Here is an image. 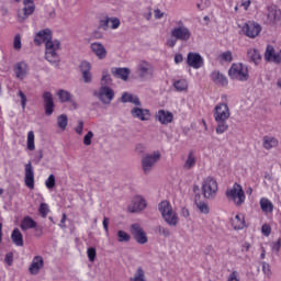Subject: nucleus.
Instances as JSON below:
<instances>
[{
	"mask_svg": "<svg viewBox=\"0 0 281 281\" xmlns=\"http://www.w3.org/2000/svg\"><path fill=\"white\" fill-rule=\"evenodd\" d=\"M213 117L217 124L216 133L217 135H223V133H227L229 125L227 124V120L232 117V111L229 110V105L227 102L217 103L213 110Z\"/></svg>",
	"mask_w": 281,
	"mask_h": 281,
	"instance_id": "f257e3e1",
	"label": "nucleus"
},
{
	"mask_svg": "<svg viewBox=\"0 0 281 281\" xmlns=\"http://www.w3.org/2000/svg\"><path fill=\"white\" fill-rule=\"evenodd\" d=\"M173 26L171 27L170 34L171 38L176 41H181V43H188L192 38V30L186 25L183 20H175Z\"/></svg>",
	"mask_w": 281,
	"mask_h": 281,
	"instance_id": "f03ea898",
	"label": "nucleus"
},
{
	"mask_svg": "<svg viewBox=\"0 0 281 281\" xmlns=\"http://www.w3.org/2000/svg\"><path fill=\"white\" fill-rule=\"evenodd\" d=\"M225 195L231 203L235 204L236 207L245 205V201H247V195H245L243 186L236 182L232 186V188L226 190Z\"/></svg>",
	"mask_w": 281,
	"mask_h": 281,
	"instance_id": "7ed1b4c3",
	"label": "nucleus"
},
{
	"mask_svg": "<svg viewBox=\"0 0 281 281\" xmlns=\"http://www.w3.org/2000/svg\"><path fill=\"white\" fill-rule=\"evenodd\" d=\"M158 210L167 225H169L170 227H177V225H179V215H177V212L172 210V205H170V202H160L158 205Z\"/></svg>",
	"mask_w": 281,
	"mask_h": 281,
	"instance_id": "20e7f679",
	"label": "nucleus"
},
{
	"mask_svg": "<svg viewBox=\"0 0 281 281\" xmlns=\"http://www.w3.org/2000/svg\"><path fill=\"white\" fill-rule=\"evenodd\" d=\"M201 190L204 199L214 201V199H216V194H218V182H216V180L212 177H206L202 181Z\"/></svg>",
	"mask_w": 281,
	"mask_h": 281,
	"instance_id": "39448f33",
	"label": "nucleus"
},
{
	"mask_svg": "<svg viewBox=\"0 0 281 281\" xmlns=\"http://www.w3.org/2000/svg\"><path fill=\"white\" fill-rule=\"evenodd\" d=\"M228 76L232 80L247 82L249 80V68L240 63L233 64L228 70Z\"/></svg>",
	"mask_w": 281,
	"mask_h": 281,
	"instance_id": "423d86ee",
	"label": "nucleus"
},
{
	"mask_svg": "<svg viewBox=\"0 0 281 281\" xmlns=\"http://www.w3.org/2000/svg\"><path fill=\"white\" fill-rule=\"evenodd\" d=\"M45 58L50 65H58V49H60V41L52 40L45 43Z\"/></svg>",
	"mask_w": 281,
	"mask_h": 281,
	"instance_id": "0eeeda50",
	"label": "nucleus"
},
{
	"mask_svg": "<svg viewBox=\"0 0 281 281\" xmlns=\"http://www.w3.org/2000/svg\"><path fill=\"white\" fill-rule=\"evenodd\" d=\"M159 159H161V153H159V151H154L151 154H146L142 158L143 172L145 175H150V172H153V169L155 168V166L157 165Z\"/></svg>",
	"mask_w": 281,
	"mask_h": 281,
	"instance_id": "6e6552de",
	"label": "nucleus"
},
{
	"mask_svg": "<svg viewBox=\"0 0 281 281\" xmlns=\"http://www.w3.org/2000/svg\"><path fill=\"white\" fill-rule=\"evenodd\" d=\"M136 74L142 80H151L155 74V67L146 60H140L136 66Z\"/></svg>",
	"mask_w": 281,
	"mask_h": 281,
	"instance_id": "1a4fd4ad",
	"label": "nucleus"
},
{
	"mask_svg": "<svg viewBox=\"0 0 281 281\" xmlns=\"http://www.w3.org/2000/svg\"><path fill=\"white\" fill-rule=\"evenodd\" d=\"M93 94L102 104H111L115 98V91L109 86H101Z\"/></svg>",
	"mask_w": 281,
	"mask_h": 281,
	"instance_id": "9d476101",
	"label": "nucleus"
},
{
	"mask_svg": "<svg viewBox=\"0 0 281 281\" xmlns=\"http://www.w3.org/2000/svg\"><path fill=\"white\" fill-rule=\"evenodd\" d=\"M23 10H18V21L19 23H23L27 16H32L34 11L36 10V5H34V0H23Z\"/></svg>",
	"mask_w": 281,
	"mask_h": 281,
	"instance_id": "9b49d317",
	"label": "nucleus"
},
{
	"mask_svg": "<svg viewBox=\"0 0 281 281\" xmlns=\"http://www.w3.org/2000/svg\"><path fill=\"white\" fill-rule=\"evenodd\" d=\"M281 21V10L277 5L271 4L268 7L267 22L270 25H276Z\"/></svg>",
	"mask_w": 281,
	"mask_h": 281,
	"instance_id": "f8f14e48",
	"label": "nucleus"
},
{
	"mask_svg": "<svg viewBox=\"0 0 281 281\" xmlns=\"http://www.w3.org/2000/svg\"><path fill=\"white\" fill-rule=\"evenodd\" d=\"M131 115L132 117H134L135 120H139L140 122H148V120H150L151 117L150 110L142 109L139 108V105H136L131 110Z\"/></svg>",
	"mask_w": 281,
	"mask_h": 281,
	"instance_id": "ddd939ff",
	"label": "nucleus"
},
{
	"mask_svg": "<svg viewBox=\"0 0 281 281\" xmlns=\"http://www.w3.org/2000/svg\"><path fill=\"white\" fill-rule=\"evenodd\" d=\"M146 200L142 198V195H136L133 198L132 203L128 205L127 210L132 214H135V212H142L143 210H146Z\"/></svg>",
	"mask_w": 281,
	"mask_h": 281,
	"instance_id": "4468645a",
	"label": "nucleus"
},
{
	"mask_svg": "<svg viewBox=\"0 0 281 281\" xmlns=\"http://www.w3.org/2000/svg\"><path fill=\"white\" fill-rule=\"evenodd\" d=\"M187 64L189 67H192V69H201L204 65V59L199 53H189Z\"/></svg>",
	"mask_w": 281,
	"mask_h": 281,
	"instance_id": "2eb2a0df",
	"label": "nucleus"
},
{
	"mask_svg": "<svg viewBox=\"0 0 281 281\" xmlns=\"http://www.w3.org/2000/svg\"><path fill=\"white\" fill-rule=\"evenodd\" d=\"M132 234L138 245H146V243H148V237L139 224L132 225Z\"/></svg>",
	"mask_w": 281,
	"mask_h": 281,
	"instance_id": "dca6fc26",
	"label": "nucleus"
},
{
	"mask_svg": "<svg viewBox=\"0 0 281 281\" xmlns=\"http://www.w3.org/2000/svg\"><path fill=\"white\" fill-rule=\"evenodd\" d=\"M24 183L30 190H34V167L32 162L24 166Z\"/></svg>",
	"mask_w": 281,
	"mask_h": 281,
	"instance_id": "f3484780",
	"label": "nucleus"
},
{
	"mask_svg": "<svg viewBox=\"0 0 281 281\" xmlns=\"http://www.w3.org/2000/svg\"><path fill=\"white\" fill-rule=\"evenodd\" d=\"M261 31L262 27L260 26V24L256 22H248L244 26V32L246 36H248V38H256V36H258V34H260Z\"/></svg>",
	"mask_w": 281,
	"mask_h": 281,
	"instance_id": "a211bd4d",
	"label": "nucleus"
},
{
	"mask_svg": "<svg viewBox=\"0 0 281 281\" xmlns=\"http://www.w3.org/2000/svg\"><path fill=\"white\" fill-rule=\"evenodd\" d=\"M265 58L269 63H276L277 65H280V63H281V50L276 52V48H273V46L269 45L266 48Z\"/></svg>",
	"mask_w": 281,
	"mask_h": 281,
	"instance_id": "6ab92c4d",
	"label": "nucleus"
},
{
	"mask_svg": "<svg viewBox=\"0 0 281 281\" xmlns=\"http://www.w3.org/2000/svg\"><path fill=\"white\" fill-rule=\"evenodd\" d=\"M90 49L99 60H104V58H106V55H108L106 47H104L102 43L100 42L91 43Z\"/></svg>",
	"mask_w": 281,
	"mask_h": 281,
	"instance_id": "aec40b11",
	"label": "nucleus"
},
{
	"mask_svg": "<svg viewBox=\"0 0 281 281\" xmlns=\"http://www.w3.org/2000/svg\"><path fill=\"white\" fill-rule=\"evenodd\" d=\"M43 267H45V261L43 260V257L35 256L29 267V271L31 276H38Z\"/></svg>",
	"mask_w": 281,
	"mask_h": 281,
	"instance_id": "412c9836",
	"label": "nucleus"
},
{
	"mask_svg": "<svg viewBox=\"0 0 281 281\" xmlns=\"http://www.w3.org/2000/svg\"><path fill=\"white\" fill-rule=\"evenodd\" d=\"M49 41H52V30L49 29L38 31L34 37L35 45H43V43L46 45Z\"/></svg>",
	"mask_w": 281,
	"mask_h": 281,
	"instance_id": "4be33fe9",
	"label": "nucleus"
},
{
	"mask_svg": "<svg viewBox=\"0 0 281 281\" xmlns=\"http://www.w3.org/2000/svg\"><path fill=\"white\" fill-rule=\"evenodd\" d=\"M262 148L265 150H273V148H278L280 146V140L271 135H266L261 139Z\"/></svg>",
	"mask_w": 281,
	"mask_h": 281,
	"instance_id": "5701e85b",
	"label": "nucleus"
},
{
	"mask_svg": "<svg viewBox=\"0 0 281 281\" xmlns=\"http://www.w3.org/2000/svg\"><path fill=\"white\" fill-rule=\"evenodd\" d=\"M210 78L217 87H227V85H229L227 77L218 70H213Z\"/></svg>",
	"mask_w": 281,
	"mask_h": 281,
	"instance_id": "b1692460",
	"label": "nucleus"
},
{
	"mask_svg": "<svg viewBox=\"0 0 281 281\" xmlns=\"http://www.w3.org/2000/svg\"><path fill=\"white\" fill-rule=\"evenodd\" d=\"M43 100H44V109L46 115H52L54 113V95L52 92H44L43 93Z\"/></svg>",
	"mask_w": 281,
	"mask_h": 281,
	"instance_id": "393cba45",
	"label": "nucleus"
},
{
	"mask_svg": "<svg viewBox=\"0 0 281 281\" xmlns=\"http://www.w3.org/2000/svg\"><path fill=\"white\" fill-rule=\"evenodd\" d=\"M30 68L27 67V64L25 61H20L14 66V74L15 77L19 78V80H24V78L27 77Z\"/></svg>",
	"mask_w": 281,
	"mask_h": 281,
	"instance_id": "a878e982",
	"label": "nucleus"
},
{
	"mask_svg": "<svg viewBox=\"0 0 281 281\" xmlns=\"http://www.w3.org/2000/svg\"><path fill=\"white\" fill-rule=\"evenodd\" d=\"M156 120H158L160 124L168 125L175 120V115L169 111L159 110L156 114Z\"/></svg>",
	"mask_w": 281,
	"mask_h": 281,
	"instance_id": "bb28decb",
	"label": "nucleus"
},
{
	"mask_svg": "<svg viewBox=\"0 0 281 281\" xmlns=\"http://www.w3.org/2000/svg\"><path fill=\"white\" fill-rule=\"evenodd\" d=\"M121 102H123V104L130 102L131 104H135V106H142V101H139V98L130 92H123L121 97Z\"/></svg>",
	"mask_w": 281,
	"mask_h": 281,
	"instance_id": "cd10ccee",
	"label": "nucleus"
},
{
	"mask_svg": "<svg viewBox=\"0 0 281 281\" xmlns=\"http://www.w3.org/2000/svg\"><path fill=\"white\" fill-rule=\"evenodd\" d=\"M232 227L234 229H245V215L243 213H237L232 218Z\"/></svg>",
	"mask_w": 281,
	"mask_h": 281,
	"instance_id": "c85d7f7f",
	"label": "nucleus"
},
{
	"mask_svg": "<svg viewBox=\"0 0 281 281\" xmlns=\"http://www.w3.org/2000/svg\"><path fill=\"white\" fill-rule=\"evenodd\" d=\"M259 205L263 214H272L273 213V202L268 198H261L259 201Z\"/></svg>",
	"mask_w": 281,
	"mask_h": 281,
	"instance_id": "c756f323",
	"label": "nucleus"
},
{
	"mask_svg": "<svg viewBox=\"0 0 281 281\" xmlns=\"http://www.w3.org/2000/svg\"><path fill=\"white\" fill-rule=\"evenodd\" d=\"M248 60L254 63L255 65H260V60H262V56L260 52L256 48H249L247 52Z\"/></svg>",
	"mask_w": 281,
	"mask_h": 281,
	"instance_id": "7c9ffc66",
	"label": "nucleus"
},
{
	"mask_svg": "<svg viewBox=\"0 0 281 281\" xmlns=\"http://www.w3.org/2000/svg\"><path fill=\"white\" fill-rule=\"evenodd\" d=\"M112 74L115 78H121V80H128V76L131 75V69L128 68H112Z\"/></svg>",
	"mask_w": 281,
	"mask_h": 281,
	"instance_id": "2f4dec72",
	"label": "nucleus"
},
{
	"mask_svg": "<svg viewBox=\"0 0 281 281\" xmlns=\"http://www.w3.org/2000/svg\"><path fill=\"white\" fill-rule=\"evenodd\" d=\"M22 232H27V229H34L36 227V221L30 216H25L20 225Z\"/></svg>",
	"mask_w": 281,
	"mask_h": 281,
	"instance_id": "473e14b6",
	"label": "nucleus"
},
{
	"mask_svg": "<svg viewBox=\"0 0 281 281\" xmlns=\"http://www.w3.org/2000/svg\"><path fill=\"white\" fill-rule=\"evenodd\" d=\"M11 240L16 247H23V234L19 228H15L11 234Z\"/></svg>",
	"mask_w": 281,
	"mask_h": 281,
	"instance_id": "72a5a7b5",
	"label": "nucleus"
},
{
	"mask_svg": "<svg viewBox=\"0 0 281 281\" xmlns=\"http://www.w3.org/2000/svg\"><path fill=\"white\" fill-rule=\"evenodd\" d=\"M195 207H198L200 214H210V204L204 200H195Z\"/></svg>",
	"mask_w": 281,
	"mask_h": 281,
	"instance_id": "f704fd0d",
	"label": "nucleus"
},
{
	"mask_svg": "<svg viewBox=\"0 0 281 281\" xmlns=\"http://www.w3.org/2000/svg\"><path fill=\"white\" fill-rule=\"evenodd\" d=\"M194 166H196V156H194L193 151H190L184 162V168L186 170H191Z\"/></svg>",
	"mask_w": 281,
	"mask_h": 281,
	"instance_id": "c9c22d12",
	"label": "nucleus"
},
{
	"mask_svg": "<svg viewBox=\"0 0 281 281\" xmlns=\"http://www.w3.org/2000/svg\"><path fill=\"white\" fill-rule=\"evenodd\" d=\"M130 281H146V272L144 271V268L138 267L133 278L130 279Z\"/></svg>",
	"mask_w": 281,
	"mask_h": 281,
	"instance_id": "e433bc0d",
	"label": "nucleus"
},
{
	"mask_svg": "<svg viewBox=\"0 0 281 281\" xmlns=\"http://www.w3.org/2000/svg\"><path fill=\"white\" fill-rule=\"evenodd\" d=\"M173 87L178 91H188V80L186 79L176 80L173 82Z\"/></svg>",
	"mask_w": 281,
	"mask_h": 281,
	"instance_id": "4c0bfd02",
	"label": "nucleus"
},
{
	"mask_svg": "<svg viewBox=\"0 0 281 281\" xmlns=\"http://www.w3.org/2000/svg\"><path fill=\"white\" fill-rule=\"evenodd\" d=\"M34 132L30 131L27 133L26 147L29 150H36V145L34 144Z\"/></svg>",
	"mask_w": 281,
	"mask_h": 281,
	"instance_id": "58836bf2",
	"label": "nucleus"
},
{
	"mask_svg": "<svg viewBox=\"0 0 281 281\" xmlns=\"http://www.w3.org/2000/svg\"><path fill=\"white\" fill-rule=\"evenodd\" d=\"M57 95L60 102H71V93L67 90H59Z\"/></svg>",
	"mask_w": 281,
	"mask_h": 281,
	"instance_id": "ea45409f",
	"label": "nucleus"
},
{
	"mask_svg": "<svg viewBox=\"0 0 281 281\" xmlns=\"http://www.w3.org/2000/svg\"><path fill=\"white\" fill-rule=\"evenodd\" d=\"M69 120L67 119V116L65 114H61L57 117V126L61 130L65 131V128H67V124H68Z\"/></svg>",
	"mask_w": 281,
	"mask_h": 281,
	"instance_id": "a19ab883",
	"label": "nucleus"
},
{
	"mask_svg": "<svg viewBox=\"0 0 281 281\" xmlns=\"http://www.w3.org/2000/svg\"><path fill=\"white\" fill-rule=\"evenodd\" d=\"M112 82L113 81L111 80V75H109L106 71H103L101 78V87H111Z\"/></svg>",
	"mask_w": 281,
	"mask_h": 281,
	"instance_id": "79ce46f5",
	"label": "nucleus"
},
{
	"mask_svg": "<svg viewBox=\"0 0 281 281\" xmlns=\"http://www.w3.org/2000/svg\"><path fill=\"white\" fill-rule=\"evenodd\" d=\"M45 186L47 190H54V188H56V177L54 175H49L45 180Z\"/></svg>",
	"mask_w": 281,
	"mask_h": 281,
	"instance_id": "37998d69",
	"label": "nucleus"
},
{
	"mask_svg": "<svg viewBox=\"0 0 281 281\" xmlns=\"http://www.w3.org/2000/svg\"><path fill=\"white\" fill-rule=\"evenodd\" d=\"M109 16L105 15L99 20V30H103V32H106L109 30Z\"/></svg>",
	"mask_w": 281,
	"mask_h": 281,
	"instance_id": "c03bdc74",
	"label": "nucleus"
},
{
	"mask_svg": "<svg viewBox=\"0 0 281 281\" xmlns=\"http://www.w3.org/2000/svg\"><path fill=\"white\" fill-rule=\"evenodd\" d=\"M270 249H271L272 254H276V256H278V254H280V249H281V238H278V240L272 241L270 244Z\"/></svg>",
	"mask_w": 281,
	"mask_h": 281,
	"instance_id": "a18cd8bd",
	"label": "nucleus"
},
{
	"mask_svg": "<svg viewBox=\"0 0 281 281\" xmlns=\"http://www.w3.org/2000/svg\"><path fill=\"white\" fill-rule=\"evenodd\" d=\"M117 238H119V243H128V240H131V235H128V233L124 231H119Z\"/></svg>",
	"mask_w": 281,
	"mask_h": 281,
	"instance_id": "49530a36",
	"label": "nucleus"
},
{
	"mask_svg": "<svg viewBox=\"0 0 281 281\" xmlns=\"http://www.w3.org/2000/svg\"><path fill=\"white\" fill-rule=\"evenodd\" d=\"M38 212L43 218H47V214H49V205L47 203H41Z\"/></svg>",
	"mask_w": 281,
	"mask_h": 281,
	"instance_id": "de8ad7c7",
	"label": "nucleus"
},
{
	"mask_svg": "<svg viewBox=\"0 0 281 281\" xmlns=\"http://www.w3.org/2000/svg\"><path fill=\"white\" fill-rule=\"evenodd\" d=\"M79 69L81 74L91 71V63L83 60L80 63Z\"/></svg>",
	"mask_w": 281,
	"mask_h": 281,
	"instance_id": "09e8293b",
	"label": "nucleus"
},
{
	"mask_svg": "<svg viewBox=\"0 0 281 281\" xmlns=\"http://www.w3.org/2000/svg\"><path fill=\"white\" fill-rule=\"evenodd\" d=\"M156 232L157 234H159L160 236H164L165 238H168V236H170V229L164 226H157Z\"/></svg>",
	"mask_w": 281,
	"mask_h": 281,
	"instance_id": "8fccbe9b",
	"label": "nucleus"
},
{
	"mask_svg": "<svg viewBox=\"0 0 281 281\" xmlns=\"http://www.w3.org/2000/svg\"><path fill=\"white\" fill-rule=\"evenodd\" d=\"M220 58L224 60V63H232L234 60V57L232 55V52L227 50L220 55Z\"/></svg>",
	"mask_w": 281,
	"mask_h": 281,
	"instance_id": "3c124183",
	"label": "nucleus"
},
{
	"mask_svg": "<svg viewBox=\"0 0 281 281\" xmlns=\"http://www.w3.org/2000/svg\"><path fill=\"white\" fill-rule=\"evenodd\" d=\"M93 133L89 131L85 136H83V146H91V142L93 140Z\"/></svg>",
	"mask_w": 281,
	"mask_h": 281,
	"instance_id": "603ef678",
	"label": "nucleus"
},
{
	"mask_svg": "<svg viewBox=\"0 0 281 281\" xmlns=\"http://www.w3.org/2000/svg\"><path fill=\"white\" fill-rule=\"evenodd\" d=\"M87 256H88V260L90 262H94L95 261V256H97V251L95 248L90 247L87 249Z\"/></svg>",
	"mask_w": 281,
	"mask_h": 281,
	"instance_id": "864d4df0",
	"label": "nucleus"
},
{
	"mask_svg": "<svg viewBox=\"0 0 281 281\" xmlns=\"http://www.w3.org/2000/svg\"><path fill=\"white\" fill-rule=\"evenodd\" d=\"M109 23H111V30H117L122 22L117 18H109Z\"/></svg>",
	"mask_w": 281,
	"mask_h": 281,
	"instance_id": "5fc2aeb1",
	"label": "nucleus"
},
{
	"mask_svg": "<svg viewBox=\"0 0 281 281\" xmlns=\"http://www.w3.org/2000/svg\"><path fill=\"white\" fill-rule=\"evenodd\" d=\"M261 234L269 238V236H271V226L269 224H263L261 226Z\"/></svg>",
	"mask_w": 281,
	"mask_h": 281,
	"instance_id": "6e6d98bb",
	"label": "nucleus"
},
{
	"mask_svg": "<svg viewBox=\"0 0 281 281\" xmlns=\"http://www.w3.org/2000/svg\"><path fill=\"white\" fill-rule=\"evenodd\" d=\"M198 10H206V8H210V0H200L196 3Z\"/></svg>",
	"mask_w": 281,
	"mask_h": 281,
	"instance_id": "4d7b16f0",
	"label": "nucleus"
},
{
	"mask_svg": "<svg viewBox=\"0 0 281 281\" xmlns=\"http://www.w3.org/2000/svg\"><path fill=\"white\" fill-rule=\"evenodd\" d=\"M18 95L21 99L22 109L25 110V106L27 104V97H25V93H23V91H21V90H19Z\"/></svg>",
	"mask_w": 281,
	"mask_h": 281,
	"instance_id": "13d9d810",
	"label": "nucleus"
},
{
	"mask_svg": "<svg viewBox=\"0 0 281 281\" xmlns=\"http://www.w3.org/2000/svg\"><path fill=\"white\" fill-rule=\"evenodd\" d=\"M262 265V271L265 273V276H267L268 278L271 277V266L268 262H261Z\"/></svg>",
	"mask_w": 281,
	"mask_h": 281,
	"instance_id": "bf43d9fd",
	"label": "nucleus"
},
{
	"mask_svg": "<svg viewBox=\"0 0 281 281\" xmlns=\"http://www.w3.org/2000/svg\"><path fill=\"white\" fill-rule=\"evenodd\" d=\"M83 131H85V122L78 121L77 126L75 127V132L77 133V135H82Z\"/></svg>",
	"mask_w": 281,
	"mask_h": 281,
	"instance_id": "052dcab7",
	"label": "nucleus"
},
{
	"mask_svg": "<svg viewBox=\"0 0 281 281\" xmlns=\"http://www.w3.org/2000/svg\"><path fill=\"white\" fill-rule=\"evenodd\" d=\"M81 75L83 78V82H86V85H89V82H91L93 80V76L91 75V71L81 72Z\"/></svg>",
	"mask_w": 281,
	"mask_h": 281,
	"instance_id": "680f3d73",
	"label": "nucleus"
},
{
	"mask_svg": "<svg viewBox=\"0 0 281 281\" xmlns=\"http://www.w3.org/2000/svg\"><path fill=\"white\" fill-rule=\"evenodd\" d=\"M166 16V12L161 11L160 9H155L154 10V18L159 21Z\"/></svg>",
	"mask_w": 281,
	"mask_h": 281,
	"instance_id": "e2e57ef3",
	"label": "nucleus"
},
{
	"mask_svg": "<svg viewBox=\"0 0 281 281\" xmlns=\"http://www.w3.org/2000/svg\"><path fill=\"white\" fill-rule=\"evenodd\" d=\"M4 262L9 265V267H12V262H14V255L12 252H9L4 257Z\"/></svg>",
	"mask_w": 281,
	"mask_h": 281,
	"instance_id": "0e129e2a",
	"label": "nucleus"
},
{
	"mask_svg": "<svg viewBox=\"0 0 281 281\" xmlns=\"http://www.w3.org/2000/svg\"><path fill=\"white\" fill-rule=\"evenodd\" d=\"M14 49H21V35H15L13 40Z\"/></svg>",
	"mask_w": 281,
	"mask_h": 281,
	"instance_id": "69168bd1",
	"label": "nucleus"
},
{
	"mask_svg": "<svg viewBox=\"0 0 281 281\" xmlns=\"http://www.w3.org/2000/svg\"><path fill=\"white\" fill-rule=\"evenodd\" d=\"M177 41H179V40H177L175 37L168 38L167 40V47H171V48L175 47L177 45Z\"/></svg>",
	"mask_w": 281,
	"mask_h": 281,
	"instance_id": "338daca9",
	"label": "nucleus"
},
{
	"mask_svg": "<svg viewBox=\"0 0 281 281\" xmlns=\"http://www.w3.org/2000/svg\"><path fill=\"white\" fill-rule=\"evenodd\" d=\"M103 229H104L106 236H109V217L103 218Z\"/></svg>",
	"mask_w": 281,
	"mask_h": 281,
	"instance_id": "774afa93",
	"label": "nucleus"
}]
</instances>
